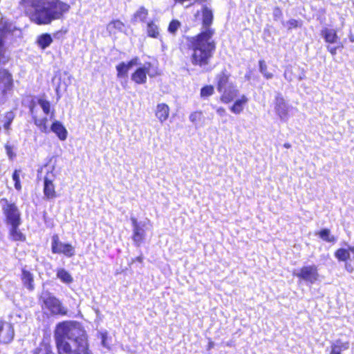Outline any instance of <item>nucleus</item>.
<instances>
[{
  "instance_id": "f257e3e1",
  "label": "nucleus",
  "mask_w": 354,
  "mask_h": 354,
  "mask_svg": "<svg viewBox=\"0 0 354 354\" xmlns=\"http://www.w3.org/2000/svg\"><path fill=\"white\" fill-rule=\"evenodd\" d=\"M202 12L203 30L198 35L188 39L190 49L192 64L198 66L203 71L211 70L209 65L216 50V43L213 39L215 33L211 24L213 21L212 10L206 6H203Z\"/></svg>"
},
{
  "instance_id": "f03ea898",
  "label": "nucleus",
  "mask_w": 354,
  "mask_h": 354,
  "mask_svg": "<svg viewBox=\"0 0 354 354\" xmlns=\"http://www.w3.org/2000/svg\"><path fill=\"white\" fill-rule=\"evenodd\" d=\"M54 338L58 354H92L82 326L73 321L57 324Z\"/></svg>"
},
{
  "instance_id": "7ed1b4c3",
  "label": "nucleus",
  "mask_w": 354,
  "mask_h": 354,
  "mask_svg": "<svg viewBox=\"0 0 354 354\" xmlns=\"http://www.w3.org/2000/svg\"><path fill=\"white\" fill-rule=\"evenodd\" d=\"M29 8L31 21L38 25L50 24L53 21L61 19L71 6L60 0H22Z\"/></svg>"
},
{
  "instance_id": "20e7f679",
  "label": "nucleus",
  "mask_w": 354,
  "mask_h": 354,
  "mask_svg": "<svg viewBox=\"0 0 354 354\" xmlns=\"http://www.w3.org/2000/svg\"><path fill=\"white\" fill-rule=\"evenodd\" d=\"M0 205L4 216V223L6 225H15L16 223H21V212L14 202L7 198H1Z\"/></svg>"
},
{
  "instance_id": "39448f33",
  "label": "nucleus",
  "mask_w": 354,
  "mask_h": 354,
  "mask_svg": "<svg viewBox=\"0 0 354 354\" xmlns=\"http://www.w3.org/2000/svg\"><path fill=\"white\" fill-rule=\"evenodd\" d=\"M40 300L42 308L48 309L53 315H66L67 309L64 307L61 301L48 291L41 292Z\"/></svg>"
},
{
  "instance_id": "423d86ee",
  "label": "nucleus",
  "mask_w": 354,
  "mask_h": 354,
  "mask_svg": "<svg viewBox=\"0 0 354 354\" xmlns=\"http://www.w3.org/2000/svg\"><path fill=\"white\" fill-rule=\"evenodd\" d=\"M55 166L50 167L44 178V195L47 199H53L57 196L54 181L57 176Z\"/></svg>"
},
{
  "instance_id": "0eeeda50",
  "label": "nucleus",
  "mask_w": 354,
  "mask_h": 354,
  "mask_svg": "<svg viewBox=\"0 0 354 354\" xmlns=\"http://www.w3.org/2000/svg\"><path fill=\"white\" fill-rule=\"evenodd\" d=\"M13 87V79L11 73L6 69L0 70V104L4 103L7 93Z\"/></svg>"
},
{
  "instance_id": "6e6552de",
  "label": "nucleus",
  "mask_w": 354,
  "mask_h": 354,
  "mask_svg": "<svg viewBox=\"0 0 354 354\" xmlns=\"http://www.w3.org/2000/svg\"><path fill=\"white\" fill-rule=\"evenodd\" d=\"M293 275L310 284L315 283L319 277L318 268L315 265L303 266L299 272H294Z\"/></svg>"
},
{
  "instance_id": "1a4fd4ad",
  "label": "nucleus",
  "mask_w": 354,
  "mask_h": 354,
  "mask_svg": "<svg viewBox=\"0 0 354 354\" xmlns=\"http://www.w3.org/2000/svg\"><path fill=\"white\" fill-rule=\"evenodd\" d=\"M151 64L147 62L142 66L138 67L133 73H132L131 79L133 82L138 84H143L147 82V75L149 77H154L157 75L156 71H151Z\"/></svg>"
},
{
  "instance_id": "9d476101",
  "label": "nucleus",
  "mask_w": 354,
  "mask_h": 354,
  "mask_svg": "<svg viewBox=\"0 0 354 354\" xmlns=\"http://www.w3.org/2000/svg\"><path fill=\"white\" fill-rule=\"evenodd\" d=\"M52 252L71 257L75 254V249L72 245L61 242L58 235L55 234L52 238Z\"/></svg>"
},
{
  "instance_id": "9b49d317",
  "label": "nucleus",
  "mask_w": 354,
  "mask_h": 354,
  "mask_svg": "<svg viewBox=\"0 0 354 354\" xmlns=\"http://www.w3.org/2000/svg\"><path fill=\"white\" fill-rule=\"evenodd\" d=\"M290 106L281 94H277L274 100V111L281 121L286 122L289 118Z\"/></svg>"
},
{
  "instance_id": "f8f14e48",
  "label": "nucleus",
  "mask_w": 354,
  "mask_h": 354,
  "mask_svg": "<svg viewBox=\"0 0 354 354\" xmlns=\"http://www.w3.org/2000/svg\"><path fill=\"white\" fill-rule=\"evenodd\" d=\"M14 335L12 326L8 322L0 320V342L8 344L12 340Z\"/></svg>"
},
{
  "instance_id": "ddd939ff",
  "label": "nucleus",
  "mask_w": 354,
  "mask_h": 354,
  "mask_svg": "<svg viewBox=\"0 0 354 354\" xmlns=\"http://www.w3.org/2000/svg\"><path fill=\"white\" fill-rule=\"evenodd\" d=\"M220 93H221V100L223 103L227 104L238 96L239 91L236 85L232 84L231 85L227 86V87L224 88L223 91H221Z\"/></svg>"
},
{
  "instance_id": "4468645a",
  "label": "nucleus",
  "mask_w": 354,
  "mask_h": 354,
  "mask_svg": "<svg viewBox=\"0 0 354 354\" xmlns=\"http://www.w3.org/2000/svg\"><path fill=\"white\" fill-rule=\"evenodd\" d=\"M335 257L339 261L346 262L348 260L354 261V246H348L347 249L339 248L335 252Z\"/></svg>"
},
{
  "instance_id": "2eb2a0df",
  "label": "nucleus",
  "mask_w": 354,
  "mask_h": 354,
  "mask_svg": "<svg viewBox=\"0 0 354 354\" xmlns=\"http://www.w3.org/2000/svg\"><path fill=\"white\" fill-rule=\"evenodd\" d=\"M21 223H15L7 225L9 227V236L10 239L15 241H24L26 239L25 235L19 230V226Z\"/></svg>"
},
{
  "instance_id": "dca6fc26",
  "label": "nucleus",
  "mask_w": 354,
  "mask_h": 354,
  "mask_svg": "<svg viewBox=\"0 0 354 354\" xmlns=\"http://www.w3.org/2000/svg\"><path fill=\"white\" fill-rule=\"evenodd\" d=\"M248 102V98L246 95H242L236 99L234 103L230 107V110L234 114L241 113Z\"/></svg>"
},
{
  "instance_id": "f3484780",
  "label": "nucleus",
  "mask_w": 354,
  "mask_h": 354,
  "mask_svg": "<svg viewBox=\"0 0 354 354\" xmlns=\"http://www.w3.org/2000/svg\"><path fill=\"white\" fill-rule=\"evenodd\" d=\"M230 75L227 73L226 70L223 71L217 75V90L218 92L223 91V89L227 87V86L233 84L232 82H230Z\"/></svg>"
},
{
  "instance_id": "a211bd4d",
  "label": "nucleus",
  "mask_w": 354,
  "mask_h": 354,
  "mask_svg": "<svg viewBox=\"0 0 354 354\" xmlns=\"http://www.w3.org/2000/svg\"><path fill=\"white\" fill-rule=\"evenodd\" d=\"M169 107L165 103L157 104L155 115L158 120L161 122L166 121L169 115Z\"/></svg>"
},
{
  "instance_id": "6ab92c4d",
  "label": "nucleus",
  "mask_w": 354,
  "mask_h": 354,
  "mask_svg": "<svg viewBox=\"0 0 354 354\" xmlns=\"http://www.w3.org/2000/svg\"><path fill=\"white\" fill-rule=\"evenodd\" d=\"M6 32L4 27H0V64H6L9 59V56L7 55L4 47V38Z\"/></svg>"
},
{
  "instance_id": "aec40b11",
  "label": "nucleus",
  "mask_w": 354,
  "mask_h": 354,
  "mask_svg": "<svg viewBox=\"0 0 354 354\" xmlns=\"http://www.w3.org/2000/svg\"><path fill=\"white\" fill-rule=\"evenodd\" d=\"M50 130L57 135L60 140L64 141L67 138L68 131L59 121H55L51 125Z\"/></svg>"
},
{
  "instance_id": "412c9836",
  "label": "nucleus",
  "mask_w": 354,
  "mask_h": 354,
  "mask_svg": "<svg viewBox=\"0 0 354 354\" xmlns=\"http://www.w3.org/2000/svg\"><path fill=\"white\" fill-rule=\"evenodd\" d=\"M321 35L324 37L325 41L329 44H335L339 40L337 30L333 28H323L321 31Z\"/></svg>"
},
{
  "instance_id": "4be33fe9",
  "label": "nucleus",
  "mask_w": 354,
  "mask_h": 354,
  "mask_svg": "<svg viewBox=\"0 0 354 354\" xmlns=\"http://www.w3.org/2000/svg\"><path fill=\"white\" fill-rule=\"evenodd\" d=\"M21 278L24 286L28 290H32L34 289V276L32 273L23 268Z\"/></svg>"
},
{
  "instance_id": "5701e85b",
  "label": "nucleus",
  "mask_w": 354,
  "mask_h": 354,
  "mask_svg": "<svg viewBox=\"0 0 354 354\" xmlns=\"http://www.w3.org/2000/svg\"><path fill=\"white\" fill-rule=\"evenodd\" d=\"M349 348L348 341L343 342L341 339L334 341L331 346L330 354H341L342 351H346Z\"/></svg>"
},
{
  "instance_id": "b1692460",
  "label": "nucleus",
  "mask_w": 354,
  "mask_h": 354,
  "mask_svg": "<svg viewBox=\"0 0 354 354\" xmlns=\"http://www.w3.org/2000/svg\"><path fill=\"white\" fill-rule=\"evenodd\" d=\"M145 230L142 226L133 229V241L137 246H140L145 238Z\"/></svg>"
},
{
  "instance_id": "393cba45",
  "label": "nucleus",
  "mask_w": 354,
  "mask_h": 354,
  "mask_svg": "<svg viewBox=\"0 0 354 354\" xmlns=\"http://www.w3.org/2000/svg\"><path fill=\"white\" fill-rule=\"evenodd\" d=\"M56 275L64 283L70 284L73 281L71 274L64 268L57 269Z\"/></svg>"
},
{
  "instance_id": "a878e982",
  "label": "nucleus",
  "mask_w": 354,
  "mask_h": 354,
  "mask_svg": "<svg viewBox=\"0 0 354 354\" xmlns=\"http://www.w3.org/2000/svg\"><path fill=\"white\" fill-rule=\"evenodd\" d=\"M53 42L50 35L48 33L42 34L38 37L37 43L42 49H45L49 46Z\"/></svg>"
},
{
  "instance_id": "bb28decb",
  "label": "nucleus",
  "mask_w": 354,
  "mask_h": 354,
  "mask_svg": "<svg viewBox=\"0 0 354 354\" xmlns=\"http://www.w3.org/2000/svg\"><path fill=\"white\" fill-rule=\"evenodd\" d=\"M147 32L150 37L158 38L160 35L159 28L153 21L147 24Z\"/></svg>"
},
{
  "instance_id": "cd10ccee",
  "label": "nucleus",
  "mask_w": 354,
  "mask_h": 354,
  "mask_svg": "<svg viewBox=\"0 0 354 354\" xmlns=\"http://www.w3.org/2000/svg\"><path fill=\"white\" fill-rule=\"evenodd\" d=\"M148 16V10L143 6H141L133 15V19L137 21H145Z\"/></svg>"
},
{
  "instance_id": "c85d7f7f",
  "label": "nucleus",
  "mask_w": 354,
  "mask_h": 354,
  "mask_svg": "<svg viewBox=\"0 0 354 354\" xmlns=\"http://www.w3.org/2000/svg\"><path fill=\"white\" fill-rule=\"evenodd\" d=\"M319 237L328 243H335L337 241L336 237L330 234V231L328 229L322 230L318 232Z\"/></svg>"
},
{
  "instance_id": "c756f323",
  "label": "nucleus",
  "mask_w": 354,
  "mask_h": 354,
  "mask_svg": "<svg viewBox=\"0 0 354 354\" xmlns=\"http://www.w3.org/2000/svg\"><path fill=\"white\" fill-rule=\"evenodd\" d=\"M124 28V24L120 20H114L107 26V30L110 33H115V30L121 31Z\"/></svg>"
},
{
  "instance_id": "7c9ffc66",
  "label": "nucleus",
  "mask_w": 354,
  "mask_h": 354,
  "mask_svg": "<svg viewBox=\"0 0 354 354\" xmlns=\"http://www.w3.org/2000/svg\"><path fill=\"white\" fill-rule=\"evenodd\" d=\"M33 354H54L51 346L48 344H44L36 348Z\"/></svg>"
},
{
  "instance_id": "2f4dec72",
  "label": "nucleus",
  "mask_w": 354,
  "mask_h": 354,
  "mask_svg": "<svg viewBox=\"0 0 354 354\" xmlns=\"http://www.w3.org/2000/svg\"><path fill=\"white\" fill-rule=\"evenodd\" d=\"M283 76L285 79H286L289 82L293 81L295 79H298L299 80H301L303 79L302 76H298L297 77L293 71V69L292 68H287L284 72Z\"/></svg>"
},
{
  "instance_id": "473e14b6",
  "label": "nucleus",
  "mask_w": 354,
  "mask_h": 354,
  "mask_svg": "<svg viewBox=\"0 0 354 354\" xmlns=\"http://www.w3.org/2000/svg\"><path fill=\"white\" fill-rule=\"evenodd\" d=\"M259 71L261 72V73L263 74V75L266 78V79H271L272 77H273V75L272 73H268L267 71V69H268V66L265 62V61L263 60H260L259 62Z\"/></svg>"
},
{
  "instance_id": "72a5a7b5",
  "label": "nucleus",
  "mask_w": 354,
  "mask_h": 354,
  "mask_svg": "<svg viewBox=\"0 0 354 354\" xmlns=\"http://www.w3.org/2000/svg\"><path fill=\"white\" fill-rule=\"evenodd\" d=\"M34 123L35 124L39 129V130L45 133H49V130L47 127V125L44 124V122L40 119L36 117H34Z\"/></svg>"
},
{
  "instance_id": "f704fd0d",
  "label": "nucleus",
  "mask_w": 354,
  "mask_h": 354,
  "mask_svg": "<svg viewBox=\"0 0 354 354\" xmlns=\"http://www.w3.org/2000/svg\"><path fill=\"white\" fill-rule=\"evenodd\" d=\"M116 70L118 71L117 76L118 77H126L127 75L128 70L127 69V66L124 62H121L116 66Z\"/></svg>"
},
{
  "instance_id": "c9c22d12",
  "label": "nucleus",
  "mask_w": 354,
  "mask_h": 354,
  "mask_svg": "<svg viewBox=\"0 0 354 354\" xmlns=\"http://www.w3.org/2000/svg\"><path fill=\"white\" fill-rule=\"evenodd\" d=\"M203 118V112L201 111H197L192 113L189 116V119L193 124H196L199 121L201 120Z\"/></svg>"
},
{
  "instance_id": "e433bc0d",
  "label": "nucleus",
  "mask_w": 354,
  "mask_h": 354,
  "mask_svg": "<svg viewBox=\"0 0 354 354\" xmlns=\"http://www.w3.org/2000/svg\"><path fill=\"white\" fill-rule=\"evenodd\" d=\"M38 104L41 107V109L45 114H48L50 113V104L48 101L44 100V99H39L38 100Z\"/></svg>"
},
{
  "instance_id": "4c0bfd02",
  "label": "nucleus",
  "mask_w": 354,
  "mask_h": 354,
  "mask_svg": "<svg viewBox=\"0 0 354 354\" xmlns=\"http://www.w3.org/2000/svg\"><path fill=\"white\" fill-rule=\"evenodd\" d=\"M214 87L212 86H205L201 90V96L202 97H207L214 93Z\"/></svg>"
},
{
  "instance_id": "58836bf2",
  "label": "nucleus",
  "mask_w": 354,
  "mask_h": 354,
  "mask_svg": "<svg viewBox=\"0 0 354 354\" xmlns=\"http://www.w3.org/2000/svg\"><path fill=\"white\" fill-rule=\"evenodd\" d=\"M180 21H178V20H176V19H174L172 20L169 25V27H168V31L174 35L176 31L178 30V29L180 28Z\"/></svg>"
},
{
  "instance_id": "ea45409f",
  "label": "nucleus",
  "mask_w": 354,
  "mask_h": 354,
  "mask_svg": "<svg viewBox=\"0 0 354 354\" xmlns=\"http://www.w3.org/2000/svg\"><path fill=\"white\" fill-rule=\"evenodd\" d=\"M12 179L15 181V187L17 190H20L21 189V186L19 180V171L15 170L12 174Z\"/></svg>"
},
{
  "instance_id": "a19ab883",
  "label": "nucleus",
  "mask_w": 354,
  "mask_h": 354,
  "mask_svg": "<svg viewBox=\"0 0 354 354\" xmlns=\"http://www.w3.org/2000/svg\"><path fill=\"white\" fill-rule=\"evenodd\" d=\"M140 62H139V59L138 57H134L131 60H130L129 62L125 63V65L127 66V69L129 71L130 68H131L133 66H139L140 65Z\"/></svg>"
},
{
  "instance_id": "79ce46f5",
  "label": "nucleus",
  "mask_w": 354,
  "mask_h": 354,
  "mask_svg": "<svg viewBox=\"0 0 354 354\" xmlns=\"http://www.w3.org/2000/svg\"><path fill=\"white\" fill-rule=\"evenodd\" d=\"M102 344L104 347L109 348V344L107 343V333H100Z\"/></svg>"
},
{
  "instance_id": "37998d69",
  "label": "nucleus",
  "mask_w": 354,
  "mask_h": 354,
  "mask_svg": "<svg viewBox=\"0 0 354 354\" xmlns=\"http://www.w3.org/2000/svg\"><path fill=\"white\" fill-rule=\"evenodd\" d=\"M5 149L8 156L10 159H12L15 156V154L12 151V147L9 145H6Z\"/></svg>"
},
{
  "instance_id": "c03bdc74",
  "label": "nucleus",
  "mask_w": 354,
  "mask_h": 354,
  "mask_svg": "<svg viewBox=\"0 0 354 354\" xmlns=\"http://www.w3.org/2000/svg\"><path fill=\"white\" fill-rule=\"evenodd\" d=\"M15 114L12 111L7 112L5 115V121L12 122L14 120Z\"/></svg>"
},
{
  "instance_id": "a18cd8bd",
  "label": "nucleus",
  "mask_w": 354,
  "mask_h": 354,
  "mask_svg": "<svg viewBox=\"0 0 354 354\" xmlns=\"http://www.w3.org/2000/svg\"><path fill=\"white\" fill-rule=\"evenodd\" d=\"M216 111L220 116H224L227 114L225 109L221 106L216 108Z\"/></svg>"
},
{
  "instance_id": "49530a36",
  "label": "nucleus",
  "mask_w": 354,
  "mask_h": 354,
  "mask_svg": "<svg viewBox=\"0 0 354 354\" xmlns=\"http://www.w3.org/2000/svg\"><path fill=\"white\" fill-rule=\"evenodd\" d=\"M338 47L328 46L327 50L331 53V55H335L337 53V49Z\"/></svg>"
},
{
  "instance_id": "de8ad7c7",
  "label": "nucleus",
  "mask_w": 354,
  "mask_h": 354,
  "mask_svg": "<svg viewBox=\"0 0 354 354\" xmlns=\"http://www.w3.org/2000/svg\"><path fill=\"white\" fill-rule=\"evenodd\" d=\"M288 24L289 25V28L292 27L295 28L297 26V21H296L295 19H291L288 21Z\"/></svg>"
},
{
  "instance_id": "09e8293b",
  "label": "nucleus",
  "mask_w": 354,
  "mask_h": 354,
  "mask_svg": "<svg viewBox=\"0 0 354 354\" xmlns=\"http://www.w3.org/2000/svg\"><path fill=\"white\" fill-rule=\"evenodd\" d=\"M131 223H132V225H133V229H136V227H140V225L138 224V221H137L136 218H135L132 217V218H131Z\"/></svg>"
},
{
  "instance_id": "8fccbe9b",
  "label": "nucleus",
  "mask_w": 354,
  "mask_h": 354,
  "mask_svg": "<svg viewBox=\"0 0 354 354\" xmlns=\"http://www.w3.org/2000/svg\"><path fill=\"white\" fill-rule=\"evenodd\" d=\"M345 269L346 271H348V272H352L353 271V267L351 266V264H349L348 263H347V261L345 263Z\"/></svg>"
},
{
  "instance_id": "3c124183",
  "label": "nucleus",
  "mask_w": 354,
  "mask_h": 354,
  "mask_svg": "<svg viewBox=\"0 0 354 354\" xmlns=\"http://www.w3.org/2000/svg\"><path fill=\"white\" fill-rule=\"evenodd\" d=\"M11 123H12V122L5 121V122H4V124H3V127H4V129H5L6 131H8V130L10 129V126Z\"/></svg>"
},
{
  "instance_id": "603ef678",
  "label": "nucleus",
  "mask_w": 354,
  "mask_h": 354,
  "mask_svg": "<svg viewBox=\"0 0 354 354\" xmlns=\"http://www.w3.org/2000/svg\"><path fill=\"white\" fill-rule=\"evenodd\" d=\"M214 346V343L212 341H210L207 346V350L212 349Z\"/></svg>"
},
{
  "instance_id": "864d4df0",
  "label": "nucleus",
  "mask_w": 354,
  "mask_h": 354,
  "mask_svg": "<svg viewBox=\"0 0 354 354\" xmlns=\"http://www.w3.org/2000/svg\"><path fill=\"white\" fill-rule=\"evenodd\" d=\"M136 261L140 263H142L143 261V257L142 256H139L136 258Z\"/></svg>"
},
{
  "instance_id": "5fc2aeb1",
  "label": "nucleus",
  "mask_w": 354,
  "mask_h": 354,
  "mask_svg": "<svg viewBox=\"0 0 354 354\" xmlns=\"http://www.w3.org/2000/svg\"><path fill=\"white\" fill-rule=\"evenodd\" d=\"M283 147H284L285 148L288 149V148H290V147H291V145H290V143L286 142V143H285V144L283 145Z\"/></svg>"
},
{
  "instance_id": "6e6d98bb",
  "label": "nucleus",
  "mask_w": 354,
  "mask_h": 354,
  "mask_svg": "<svg viewBox=\"0 0 354 354\" xmlns=\"http://www.w3.org/2000/svg\"><path fill=\"white\" fill-rule=\"evenodd\" d=\"M44 122L45 124H47V122H48V119L47 118H40Z\"/></svg>"
},
{
  "instance_id": "4d7b16f0",
  "label": "nucleus",
  "mask_w": 354,
  "mask_h": 354,
  "mask_svg": "<svg viewBox=\"0 0 354 354\" xmlns=\"http://www.w3.org/2000/svg\"><path fill=\"white\" fill-rule=\"evenodd\" d=\"M54 116H55V113H54V111H52L51 114H50V118H53Z\"/></svg>"
},
{
  "instance_id": "13d9d810",
  "label": "nucleus",
  "mask_w": 354,
  "mask_h": 354,
  "mask_svg": "<svg viewBox=\"0 0 354 354\" xmlns=\"http://www.w3.org/2000/svg\"><path fill=\"white\" fill-rule=\"evenodd\" d=\"M199 11H197V12L195 14V17L197 18L199 16Z\"/></svg>"
},
{
  "instance_id": "bf43d9fd",
  "label": "nucleus",
  "mask_w": 354,
  "mask_h": 354,
  "mask_svg": "<svg viewBox=\"0 0 354 354\" xmlns=\"http://www.w3.org/2000/svg\"><path fill=\"white\" fill-rule=\"evenodd\" d=\"M207 0H196V1H198V2H203V1H207Z\"/></svg>"
},
{
  "instance_id": "052dcab7",
  "label": "nucleus",
  "mask_w": 354,
  "mask_h": 354,
  "mask_svg": "<svg viewBox=\"0 0 354 354\" xmlns=\"http://www.w3.org/2000/svg\"><path fill=\"white\" fill-rule=\"evenodd\" d=\"M350 40H351V42H354V37H351L350 38Z\"/></svg>"
}]
</instances>
